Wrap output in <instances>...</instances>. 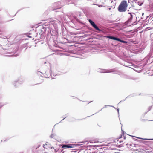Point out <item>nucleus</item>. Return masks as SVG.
<instances>
[{
    "mask_svg": "<svg viewBox=\"0 0 153 153\" xmlns=\"http://www.w3.org/2000/svg\"><path fill=\"white\" fill-rule=\"evenodd\" d=\"M57 21L54 20L51 22L49 24V26L48 27L49 29L50 30V32L54 29L56 31L57 30V25L60 22H61L62 19L61 17L57 19Z\"/></svg>",
    "mask_w": 153,
    "mask_h": 153,
    "instance_id": "1",
    "label": "nucleus"
},
{
    "mask_svg": "<svg viewBox=\"0 0 153 153\" xmlns=\"http://www.w3.org/2000/svg\"><path fill=\"white\" fill-rule=\"evenodd\" d=\"M127 1L124 0L122 1L118 7V10L120 12H125L127 10Z\"/></svg>",
    "mask_w": 153,
    "mask_h": 153,
    "instance_id": "2",
    "label": "nucleus"
},
{
    "mask_svg": "<svg viewBox=\"0 0 153 153\" xmlns=\"http://www.w3.org/2000/svg\"><path fill=\"white\" fill-rule=\"evenodd\" d=\"M88 21L92 26L96 30L99 31L100 30L93 21L90 19L88 20Z\"/></svg>",
    "mask_w": 153,
    "mask_h": 153,
    "instance_id": "3",
    "label": "nucleus"
},
{
    "mask_svg": "<svg viewBox=\"0 0 153 153\" xmlns=\"http://www.w3.org/2000/svg\"><path fill=\"white\" fill-rule=\"evenodd\" d=\"M128 14H130V18L128 20V22H130L132 20L133 17L136 18V15L135 13H128Z\"/></svg>",
    "mask_w": 153,
    "mask_h": 153,
    "instance_id": "4",
    "label": "nucleus"
},
{
    "mask_svg": "<svg viewBox=\"0 0 153 153\" xmlns=\"http://www.w3.org/2000/svg\"><path fill=\"white\" fill-rule=\"evenodd\" d=\"M74 0H64L63 1L65 4H69L71 3H73Z\"/></svg>",
    "mask_w": 153,
    "mask_h": 153,
    "instance_id": "5",
    "label": "nucleus"
},
{
    "mask_svg": "<svg viewBox=\"0 0 153 153\" xmlns=\"http://www.w3.org/2000/svg\"><path fill=\"white\" fill-rule=\"evenodd\" d=\"M72 145L71 144L69 145L68 144H63L62 146V147L63 148H70L72 147L71 146Z\"/></svg>",
    "mask_w": 153,
    "mask_h": 153,
    "instance_id": "6",
    "label": "nucleus"
},
{
    "mask_svg": "<svg viewBox=\"0 0 153 153\" xmlns=\"http://www.w3.org/2000/svg\"><path fill=\"white\" fill-rule=\"evenodd\" d=\"M19 82H20V83H21L20 81L19 80L18 82L15 81L13 82V84L15 87H16L18 85Z\"/></svg>",
    "mask_w": 153,
    "mask_h": 153,
    "instance_id": "7",
    "label": "nucleus"
},
{
    "mask_svg": "<svg viewBox=\"0 0 153 153\" xmlns=\"http://www.w3.org/2000/svg\"><path fill=\"white\" fill-rule=\"evenodd\" d=\"M136 3H137L138 5L140 6H141L143 4V2L142 1H137V0H133Z\"/></svg>",
    "mask_w": 153,
    "mask_h": 153,
    "instance_id": "8",
    "label": "nucleus"
},
{
    "mask_svg": "<svg viewBox=\"0 0 153 153\" xmlns=\"http://www.w3.org/2000/svg\"><path fill=\"white\" fill-rule=\"evenodd\" d=\"M112 69H111L110 70H104L102 72L103 73H109L112 72Z\"/></svg>",
    "mask_w": 153,
    "mask_h": 153,
    "instance_id": "9",
    "label": "nucleus"
},
{
    "mask_svg": "<svg viewBox=\"0 0 153 153\" xmlns=\"http://www.w3.org/2000/svg\"><path fill=\"white\" fill-rule=\"evenodd\" d=\"M107 38H109L110 39H112L115 40L116 37H114V36H107Z\"/></svg>",
    "mask_w": 153,
    "mask_h": 153,
    "instance_id": "10",
    "label": "nucleus"
},
{
    "mask_svg": "<svg viewBox=\"0 0 153 153\" xmlns=\"http://www.w3.org/2000/svg\"><path fill=\"white\" fill-rule=\"evenodd\" d=\"M139 138L141 139H144V140H153V139H143V138Z\"/></svg>",
    "mask_w": 153,
    "mask_h": 153,
    "instance_id": "11",
    "label": "nucleus"
},
{
    "mask_svg": "<svg viewBox=\"0 0 153 153\" xmlns=\"http://www.w3.org/2000/svg\"><path fill=\"white\" fill-rule=\"evenodd\" d=\"M120 42H122V43H127V42L125 41H124V40H121V41Z\"/></svg>",
    "mask_w": 153,
    "mask_h": 153,
    "instance_id": "12",
    "label": "nucleus"
},
{
    "mask_svg": "<svg viewBox=\"0 0 153 153\" xmlns=\"http://www.w3.org/2000/svg\"><path fill=\"white\" fill-rule=\"evenodd\" d=\"M55 135L54 134H52L50 136V137L52 138L54 137V136Z\"/></svg>",
    "mask_w": 153,
    "mask_h": 153,
    "instance_id": "13",
    "label": "nucleus"
},
{
    "mask_svg": "<svg viewBox=\"0 0 153 153\" xmlns=\"http://www.w3.org/2000/svg\"><path fill=\"white\" fill-rule=\"evenodd\" d=\"M115 40H117V41H118L120 42L121 40L120 39H119L118 38L116 37Z\"/></svg>",
    "mask_w": 153,
    "mask_h": 153,
    "instance_id": "14",
    "label": "nucleus"
},
{
    "mask_svg": "<svg viewBox=\"0 0 153 153\" xmlns=\"http://www.w3.org/2000/svg\"><path fill=\"white\" fill-rule=\"evenodd\" d=\"M62 6H59L58 7L56 8V9L60 8Z\"/></svg>",
    "mask_w": 153,
    "mask_h": 153,
    "instance_id": "15",
    "label": "nucleus"
},
{
    "mask_svg": "<svg viewBox=\"0 0 153 153\" xmlns=\"http://www.w3.org/2000/svg\"><path fill=\"white\" fill-rule=\"evenodd\" d=\"M61 3L59 2H57L55 4H56V5H59Z\"/></svg>",
    "mask_w": 153,
    "mask_h": 153,
    "instance_id": "16",
    "label": "nucleus"
},
{
    "mask_svg": "<svg viewBox=\"0 0 153 153\" xmlns=\"http://www.w3.org/2000/svg\"><path fill=\"white\" fill-rule=\"evenodd\" d=\"M37 73L38 74H42V73L41 72L39 71H38Z\"/></svg>",
    "mask_w": 153,
    "mask_h": 153,
    "instance_id": "17",
    "label": "nucleus"
},
{
    "mask_svg": "<svg viewBox=\"0 0 153 153\" xmlns=\"http://www.w3.org/2000/svg\"><path fill=\"white\" fill-rule=\"evenodd\" d=\"M151 107H149V108H148L149 111L151 110Z\"/></svg>",
    "mask_w": 153,
    "mask_h": 153,
    "instance_id": "18",
    "label": "nucleus"
},
{
    "mask_svg": "<svg viewBox=\"0 0 153 153\" xmlns=\"http://www.w3.org/2000/svg\"><path fill=\"white\" fill-rule=\"evenodd\" d=\"M96 5H97V4H96ZM98 5L99 7H101L102 6L101 5Z\"/></svg>",
    "mask_w": 153,
    "mask_h": 153,
    "instance_id": "19",
    "label": "nucleus"
},
{
    "mask_svg": "<svg viewBox=\"0 0 153 153\" xmlns=\"http://www.w3.org/2000/svg\"><path fill=\"white\" fill-rule=\"evenodd\" d=\"M119 108H118L117 109V112H118V114H119Z\"/></svg>",
    "mask_w": 153,
    "mask_h": 153,
    "instance_id": "20",
    "label": "nucleus"
},
{
    "mask_svg": "<svg viewBox=\"0 0 153 153\" xmlns=\"http://www.w3.org/2000/svg\"><path fill=\"white\" fill-rule=\"evenodd\" d=\"M18 55H18V54H16V55H15V56H18Z\"/></svg>",
    "mask_w": 153,
    "mask_h": 153,
    "instance_id": "21",
    "label": "nucleus"
},
{
    "mask_svg": "<svg viewBox=\"0 0 153 153\" xmlns=\"http://www.w3.org/2000/svg\"><path fill=\"white\" fill-rule=\"evenodd\" d=\"M128 2L129 3L130 2V0H128Z\"/></svg>",
    "mask_w": 153,
    "mask_h": 153,
    "instance_id": "22",
    "label": "nucleus"
},
{
    "mask_svg": "<svg viewBox=\"0 0 153 153\" xmlns=\"http://www.w3.org/2000/svg\"><path fill=\"white\" fill-rule=\"evenodd\" d=\"M110 106V107H113L114 108H115L114 106Z\"/></svg>",
    "mask_w": 153,
    "mask_h": 153,
    "instance_id": "23",
    "label": "nucleus"
},
{
    "mask_svg": "<svg viewBox=\"0 0 153 153\" xmlns=\"http://www.w3.org/2000/svg\"><path fill=\"white\" fill-rule=\"evenodd\" d=\"M122 142V141H120V143H121Z\"/></svg>",
    "mask_w": 153,
    "mask_h": 153,
    "instance_id": "24",
    "label": "nucleus"
},
{
    "mask_svg": "<svg viewBox=\"0 0 153 153\" xmlns=\"http://www.w3.org/2000/svg\"><path fill=\"white\" fill-rule=\"evenodd\" d=\"M3 105H2L1 107H0V108L3 106Z\"/></svg>",
    "mask_w": 153,
    "mask_h": 153,
    "instance_id": "25",
    "label": "nucleus"
},
{
    "mask_svg": "<svg viewBox=\"0 0 153 153\" xmlns=\"http://www.w3.org/2000/svg\"><path fill=\"white\" fill-rule=\"evenodd\" d=\"M107 106V105H105V107H106V106Z\"/></svg>",
    "mask_w": 153,
    "mask_h": 153,
    "instance_id": "26",
    "label": "nucleus"
},
{
    "mask_svg": "<svg viewBox=\"0 0 153 153\" xmlns=\"http://www.w3.org/2000/svg\"><path fill=\"white\" fill-rule=\"evenodd\" d=\"M145 143H147V141H145Z\"/></svg>",
    "mask_w": 153,
    "mask_h": 153,
    "instance_id": "27",
    "label": "nucleus"
},
{
    "mask_svg": "<svg viewBox=\"0 0 153 153\" xmlns=\"http://www.w3.org/2000/svg\"><path fill=\"white\" fill-rule=\"evenodd\" d=\"M44 145L43 146L44 147V148H45V147H44Z\"/></svg>",
    "mask_w": 153,
    "mask_h": 153,
    "instance_id": "28",
    "label": "nucleus"
},
{
    "mask_svg": "<svg viewBox=\"0 0 153 153\" xmlns=\"http://www.w3.org/2000/svg\"><path fill=\"white\" fill-rule=\"evenodd\" d=\"M97 153V152H94V153Z\"/></svg>",
    "mask_w": 153,
    "mask_h": 153,
    "instance_id": "29",
    "label": "nucleus"
},
{
    "mask_svg": "<svg viewBox=\"0 0 153 153\" xmlns=\"http://www.w3.org/2000/svg\"><path fill=\"white\" fill-rule=\"evenodd\" d=\"M54 78H52V79H54Z\"/></svg>",
    "mask_w": 153,
    "mask_h": 153,
    "instance_id": "30",
    "label": "nucleus"
},
{
    "mask_svg": "<svg viewBox=\"0 0 153 153\" xmlns=\"http://www.w3.org/2000/svg\"><path fill=\"white\" fill-rule=\"evenodd\" d=\"M93 4L94 5H96V4Z\"/></svg>",
    "mask_w": 153,
    "mask_h": 153,
    "instance_id": "31",
    "label": "nucleus"
}]
</instances>
